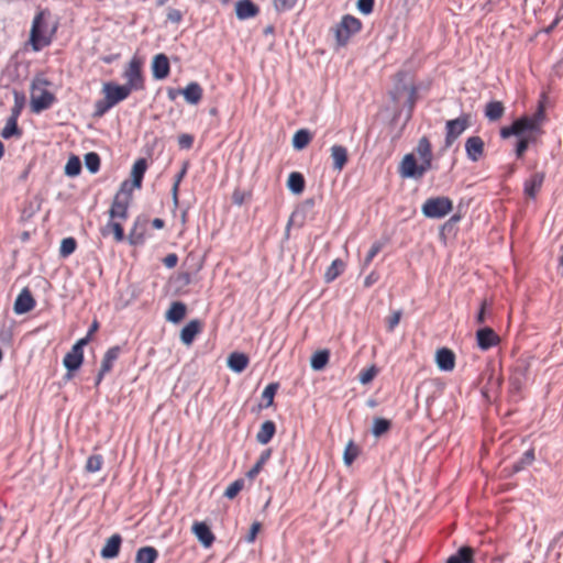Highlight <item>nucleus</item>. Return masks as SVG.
Wrapping results in <instances>:
<instances>
[{
    "label": "nucleus",
    "mask_w": 563,
    "mask_h": 563,
    "mask_svg": "<svg viewBox=\"0 0 563 563\" xmlns=\"http://www.w3.org/2000/svg\"><path fill=\"white\" fill-rule=\"evenodd\" d=\"M19 118L9 117L4 128L1 131V136L4 140H9L13 136L20 137L22 135V130L18 125Z\"/></svg>",
    "instance_id": "c9c22d12"
},
{
    "label": "nucleus",
    "mask_w": 563,
    "mask_h": 563,
    "mask_svg": "<svg viewBox=\"0 0 563 563\" xmlns=\"http://www.w3.org/2000/svg\"><path fill=\"white\" fill-rule=\"evenodd\" d=\"M203 323L199 319L190 320L180 331V341L189 346L195 341L196 336L202 331Z\"/></svg>",
    "instance_id": "2eb2a0df"
},
{
    "label": "nucleus",
    "mask_w": 563,
    "mask_h": 563,
    "mask_svg": "<svg viewBox=\"0 0 563 563\" xmlns=\"http://www.w3.org/2000/svg\"><path fill=\"white\" fill-rule=\"evenodd\" d=\"M330 353L328 350L314 352L310 358V366L313 371H322L329 363Z\"/></svg>",
    "instance_id": "e433bc0d"
},
{
    "label": "nucleus",
    "mask_w": 563,
    "mask_h": 563,
    "mask_svg": "<svg viewBox=\"0 0 563 563\" xmlns=\"http://www.w3.org/2000/svg\"><path fill=\"white\" fill-rule=\"evenodd\" d=\"M529 119L531 120L532 124L536 125L537 133L542 134V123L545 120V108L542 103H539L538 109L532 115H529Z\"/></svg>",
    "instance_id": "8fccbe9b"
},
{
    "label": "nucleus",
    "mask_w": 563,
    "mask_h": 563,
    "mask_svg": "<svg viewBox=\"0 0 563 563\" xmlns=\"http://www.w3.org/2000/svg\"><path fill=\"white\" fill-rule=\"evenodd\" d=\"M45 11H40L33 19L31 31H30V44L34 52H40L42 48L48 46L52 43L53 34L56 31V26L52 31L47 32V24L45 22Z\"/></svg>",
    "instance_id": "f03ea898"
},
{
    "label": "nucleus",
    "mask_w": 563,
    "mask_h": 563,
    "mask_svg": "<svg viewBox=\"0 0 563 563\" xmlns=\"http://www.w3.org/2000/svg\"><path fill=\"white\" fill-rule=\"evenodd\" d=\"M276 433V424L272 420H266L261 424L256 433V441L261 444H267Z\"/></svg>",
    "instance_id": "7c9ffc66"
},
{
    "label": "nucleus",
    "mask_w": 563,
    "mask_h": 563,
    "mask_svg": "<svg viewBox=\"0 0 563 563\" xmlns=\"http://www.w3.org/2000/svg\"><path fill=\"white\" fill-rule=\"evenodd\" d=\"M81 172V162L78 156H70L65 165L64 173L68 177H76Z\"/></svg>",
    "instance_id": "37998d69"
},
{
    "label": "nucleus",
    "mask_w": 563,
    "mask_h": 563,
    "mask_svg": "<svg viewBox=\"0 0 563 563\" xmlns=\"http://www.w3.org/2000/svg\"><path fill=\"white\" fill-rule=\"evenodd\" d=\"M416 152L420 156V158L433 157L431 143L427 136H422L419 140L416 147Z\"/></svg>",
    "instance_id": "3c124183"
},
{
    "label": "nucleus",
    "mask_w": 563,
    "mask_h": 563,
    "mask_svg": "<svg viewBox=\"0 0 563 563\" xmlns=\"http://www.w3.org/2000/svg\"><path fill=\"white\" fill-rule=\"evenodd\" d=\"M306 180L301 173L292 172L287 179V188L295 195H300L305 190Z\"/></svg>",
    "instance_id": "2f4dec72"
},
{
    "label": "nucleus",
    "mask_w": 563,
    "mask_h": 563,
    "mask_svg": "<svg viewBox=\"0 0 563 563\" xmlns=\"http://www.w3.org/2000/svg\"><path fill=\"white\" fill-rule=\"evenodd\" d=\"M31 90V108L34 113H41L49 109L56 101L54 93L46 89L41 90L40 95H35V82H32Z\"/></svg>",
    "instance_id": "0eeeda50"
},
{
    "label": "nucleus",
    "mask_w": 563,
    "mask_h": 563,
    "mask_svg": "<svg viewBox=\"0 0 563 563\" xmlns=\"http://www.w3.org/2000/svg\"><path fill=\"white\" fill-rule=\"evenodd\" d=\"M260 13V8L252 0H239L235 3V15L244 21L255 18Z\"/></svg>",
    "instance_id": "6ab92c4d"
},
{
    "label": "nucleus",
    "mask_w": 563,
    "mask_h": 563,
    "mask_svg": "<svg viewBox=\"0 0 563 563\" xmlns=\"http://www.w3.org/2000/svg\"><path fill=\"white\" fill-rule=\"evenodd\" d=\"M243 487H244V479L239 478V479L232 482L227 487L223 496L227 497L228 499H233L243 489Z\"/></svg>",
    "instance_id": "6e6d98bb"
},
{
    "label": "nucleus",
    "mask_w": 563,
    "mask_h": 563,
    "mask_svg": "<svg viewBox=\"0 0 563 563\" xmlns=\"http://www.w3.org/2000/svg\"><path fill=\"white\" fill-rule=\"evenodd\" d=\"M76 249H77V241L71 236L65 238L60 242L59 256L63 258H66L69 255H71L76 251Z\"/></svg>",
    "instance_id": "de8ad7c7"
},
{
    "label": "nucleus",
    "mask_w": 563,
    "mask_h": 563,
    "mask_svg": "<svg viewBox=\"0 0 563 563\" xmlns=\"http://www.w3.org/2000/svg\"><path fill=\"white\" fill-rule=\"evenodd\" d=\"M314 206V200L312 198L305 200L300 206H298L295 211L291 213L285 230L286 238L289 236V231L291 225H297L301 228L305 224L307 213L312 210Z\"/></svg>",
    "instance_id": "6e6552de"
},
{
    "label": "nucleus",
    "mask_w": 563,
    "mask_h": 563,
    "mask_svg": "<svg viewBox=\"0 0 563 563\" xmlns=\"http://www.w3.org/2000/svg\"><path fill=\"white\" fill-rule=\"evenodd\" d=\"M86 168L91 173L96 174L100 169V156L96 152H89L84 157Z\"/></svg>",
    "instance_id": "49530a36"
},
{
    "label": "nucleus",
    "mask_w": 563,
    "mask_h": 563,
    "mask_svg": "<svg viewBox=\"0 0 563 563\" xmlns=\"http://www.w3.org/2000/svg\"><path fill=\"white\" fill-rule=\"evenodd\" d=\"M123 78L126 80L124 86L131 91L144 89V76L142 73V62L133 57L123 71Z\"/></svg>",
    "instance_id": "39448f33"
},
{
    "label": "nucleus",
    "mask_w": 563,
    "mask_h": 563,
    "mask_svg": "<svg viewBox=\"0 0 563 563\" xmlns=\"http://www.w3.org/2000/svg\"><path fill=\"white\" fill-rule=\"evenodd\" d=\"M378 369L375 365H372L368 368L362 369L358 374V380L361 384L366 385L371 383L374 377L377 375Z\"/></svg>",
    "instance_id": "4d7b16f0"
},
{
    "label": "nucleus",
    "mask_w": 563,
    "mask_h": 563,
    "mask_svg": "<svg viewBox=\"0 0 563 563\" xmlns=\"http://www.w3.org/2000/svg\"><path fill=\"white\" fill-rule=\"evenodd\" d=\"M120 353L121 347L119 345L111 346L110 349L107 350L101 361L100 368L102 369V372L109 373L112 369L114 362L120 356Z\"/></svg>",
    "instance_id": "473e14b6"
},
{
    "label": "nucleus",
    "mask_w": 563,
    "mask_h": 563,
    "mask_svg": "<svg viewBox=\"0 0 563 563\" xmlns=\"http://www.w3.org/2000/svg\"><path fill=\"white\" fill-rule=\"evenodd\" d=\"M360 453L358 446L354 444L353 441H350L343 453V461L346 465H351Z\"/></svg>",
    "instance_id": "864d4df0"
},
{
    "label": "nucleus",
    "mask_w": 563,
    "mask_h": 563,
    "mask_svg": "<svg viewBox=\"0 0 563 563\" xmlns=\"http://www.w3.org/2000/svg\"><path fill=\"white\" fill-rule=\"evenodd\" d=\"M471 125V114L463 113L445 123V146L450 147L456 139Z\"/></svg>",
    "instance_id": "423d86ee"
},
{
    "label": "nucleus",
    "mask_w": 563,
    "mask_h": 563,
    "mask_svg": "<svg viewBox=\"0 0 563 563\" xmlns=\"http://www.w3.org/2000/svg\"><path fill=\"white\" fill-rule=\"evenodd\" d=\"M435 363L440 371L451 372L455 366V354L449 347H441L435 353Z\"/></svg>",
    "instance_id": "aec40b11"
},
{
    "label": "nucleus",
    "mask_w": 563,
    "mask_h": 563,
    "mask_svg": "<svg viewBox=\"0 0 563 563\" xmlns=\"http://www.w3.org/2000/svg\"><path fill=\"white\" fill-rule=\"evenodd\" d=\"M474 549L468 545L461 547L454 554L449 556L446 563H473Z\"/></svg>",
    "instance_id": "c756f323"
},
{
    "label": "nucleus",
    "mask_w": 563,
    "mask_h": 563,
    "mask_svg": "<svg viewBox=\"0 0 563 563\" xmlns=\"http://www.w3.org/2000/svg\"><path fill=\"white\" fill-rule=\"evenodd\" d=\"M361 29L362 22L357 18L350 14L343 15L334 29L338 45L345 46L351 36L358 33Z\"/></svg>",
    "instance_id": "20e7f679"
},
{
    "label": "nucleus",
    "mask_w": 563,
    "mask_h": 563,
    "mask_svg": "<svg viewBox=\"0 0 563 563\" xmlns=\"http://www.w3.org/2000/svg\"><path fill=\"white\" fill-rule=\"evenodd\" d=\"M419 164L413 154H406L399 166V174L402 178L419 179Z\"/></svg>",
    "instance_id": "f3484780"
},
{
    "label": "nucleus",
    "mask_w": 563,
    "mask_h": 563,
    "mask_svg": "<svg viewBox=\"0 0 563 563\" xmlns=\"http://www.w3.org/2000/svg\"><path fill=\"white\" fill-rule=\"evenodd\" d=\"M453 210V201L445 196H438L427 199L422 207L421 212L429 219H441Z\"/></svg>",
    "instance_id": "7ed1b4c3"
},
{
    "label": "nucleus",
    "mask_w": 563,
    "mask_h": 563,
    "mask_svg": "<svg viewBox=\"0 0 563 563\" xmlns=\"http://www.w3.org/2000/svg\"><path fill=\"white\" fill-rule=\"evenodd\" d=\"M298 0H274V8L277 12L291 10Z\"/></svg>",
    "instance_id": "680f3d73"
},
{
    "label": "nucleus",
    "mask_w": 563,
    "mask_h": 563,
    "mask_svg": "<svg viewBox=\"0 0 563 563\" xmlns=\"http://www.w3.org/2000/svg\"><path fill=\"white\" fill-rule=\"evenodd\" d=\"M384 246V243L380 242V241H376L372 244L369 251L367 252L365 258H364V263H363V266H368L372 261L374 260V257L380 252V250L383 249Z\"/></svg>",
    "instance_id": "bf43d9fd"
},
{
    "label": "nucleus",
    "mask_w": 563,
    "mask_h": 563,
    "mask_svg": "<svg viewBox=\"0 0 563 563\" xmlns=\"http://www.w3.org/2000/svg\"><path fill=\"white\" fill-rule=\"evenodd\" d=\"M375 0H357L356 8L357 10L365 15H368L374 10Z\"/></svg>",
    "instance_id": "e2e57ef3"
},
{
    "label": "nucleus",
    "mask_w": 563,
    "mask_h": 563,
    "mask_svg": "<svg viewBox=\"0 0 563 563\" xmlns=\"http://www.w3.org/2000/svg\"><path fill=\"white\" fill-rule=\"evenodd\" d=\"M401 318V311H394L393 314L387 319V331L393 332L394 329L398 325Z\"/></svg>",
    "instance_id": "338daca9"
},
{
    "label": "nucleus",
    "mask_w": 563,
    "mask_h": 563,
    "mask_svg": "<svg viewBox=\"0 0 563 563\" xmlns=\"http://www.w3.org/2000/svg\"><path fill=\"white\" fill-rule=\"evenodd\" d=\"M158 551L154 547H142L136 551L135 563H155Z\"/></svg>",
    "instance_id": "72a5a7b5"
},
{
    "label": "nucleus",
    "mask_w": 563,
    "mask_h": 563,
    "mask_svg": "<svg viewBox=\"0 0 563 563\" xmlns=\"http://www.w3.org/2000/svg\"><path fill=\"white\" fill-rule=\"evenodd\" d=\"M13 97L14 106L11 108L10 117L19 118L25 104V96L23 92L14 90Z\"/></svg>",
    "instance_id": "603ef678"
},
{
    "label": "nucleus",
    "mask_w": 563,
    "mask_h": 563,
    "mask_svg": "<svg viewBox=\"0 0 563 563\" xmlns=\"http://www.w3.org/2000/svg\"><path fill=\"white\" fill-rule=\"evenodd\" d=\"M135 186H132V181L124 180L121 183L119 190L117 191V196L126 198V200H132V192Z\"/></svg>",
    "instance_id": "052dcab7"
},
{
    "label": "nucleus",
    "mask_w": 563,
    "mask_h": 563,
    "mask_svg": "<svg viewBox=\"0 0 563 563\" xmlns=\"http://www.w3.org/2000/svg\"><path fill=\"white\" fill-rule=\"evenodd\" d=\"M466 156L471 162H478L484 155V141L482 137L474 135L465 141Z\"/></svg>",
    "instance_id": "a211bd4d"
},
{
    "label": "nucleus",
    "mask_w": 563,
    "mask_h": 563,
    "mask_svg": "<svg viewBox=\"0 0 563 563\" xmlns=\"http://www.w3.org/2000/svg\"><path fill=\"white\" fill-rule=\"evenodd\" d=\"M391 428V421L386 419V418H380V417H377V418H374L373 420V426H372V434L375 437V438H379L382 435H384L385 433H387Z\"/></svg>",
    "instance_id": "79ce46f5"
},
{
    "label": "nucleus",
    "mask_w": 563,
    "mask_h": 563,
    "mask_svg": "<svg viewBox=\"0 0 563 563\" xmlns=\"http://www.w3.org/2000/svg\"><path fill=\"white\" fill-rule=\"evenodd\" d=\"M528 369L527 365H517L515 367L514 375L510 379L511 386L514 389L519 390L522 387L523 378L526 376V372Z\"/></svg>",
    "instance_id": "09e8293b"
},
{
    "label": "nucleus",
    "mask_w": 563,
    "mask_h": 563,
    "mask_svg": "<svg viewBox=\"0 0 563 563\" xmlns=\"http://www.w3.org/2000/svg\"><path fill=\"white\" fill-rule=\"evenodd\" d=\"M35 300L29 290V288H23L21 292L15 298L13 305V311L16 314H24L30 312L35 307Z\"/></svg>",
    "instance_id": "ddd939ff"
},
{
    "label": "nucleus",
    "mask_w": 563,
    "mask_h": 563,
    "mask_svg": "<svg viewBox=\"0 0 563 563\" xmlns=\"http://www.w3.org/2000/svg\"><path fill=\"white\" fill-rule=\"evenodd\" d=\"M545 174L543 172H536L523 184V192L527 197L534 199L538 191L541 189L544 181Z\"/></svg>",
    "instance_id": "412c9836"
},
{
    "label": "nucleus",
    "mask_w": 563,
    "mask_h": 563,
    "mask_svg": "<svg viewBox=\"0 0 563 563\" xmlns=\"http://www.w3.org/2000/svg\"><path fill=\"white\" fill-rule=\"evenodd\" d=\"M110 228L115 242L124 241L125 234L121 222L110 219Z\"/></svg>",
    "instance_id": "13d9d810"
},
{
    "label": "nucleus",
    "mask_w": 563,
    "mask_h": 563,
    "mask_svg": "<svg viewBox=\"0 0 563 563\" xmlns=\"http://www.w3.org/2000/svg\"><path fill=\"white\" fill-rule=\"evenodd\" d=\"M146 169L147 162L145 158H139L135 161L131 170L132 186H135V188L137 189L142 187V181L146 173Z\"/></svg>",
    "instance_id": "cd10ccee"
},
{
    "label": "nucleus",
    "mask_w": 563,
    "mask_h": 563,
    "mask_svg": "<svg viewBox=\"0 0 563 563\" xmlns=\"http://www.w3.org/2000/svg\"><path fill=\"white\" fill-rule=\"evenodd\" d=\"M534 461V450L526 451L521 457L512 464V472L518 473Z\"/></svg>",
    "instance_id": "c03bdc74"
},
{
    "label": "nucleus",
    "mask_w": 563,
    "mask_h": 563,
    "mask_svg": "<svg viewBox=\"0 0 563 563\" xmlns=\"http://www.w3.org/2000/svg\"><path fill=\"white\" fill-rule=\"evenodd\" d=\"M311 137V133L308 130H298L292 136V147L297 151L303 150L310 143Z\"/></svg>",
    "instance_id": "a19ab883"
},
{
    "label": "nucleus",
    "mask_w": 563,
    "mask_h": 563,
    "mask_svg": "<svg viewBox=\"0 0 563 563\" xmlns=\"http://www.w3.org/2000/svg\"><path fill=\"white\" fill-rule=\"evenodd\" d=\"M131 201L126 198L114 195L111 207L109 209V217L112 220H126L129 217V207Z\"/></svg>",
    "instance_id": "4468645a"
},
{
    "label": "nucleus",
    "mask_w": 563,
    "mask_h": 563,
    "mask_svg": "<svg viewBox=\"0 0 563 563\" xmlns=\"http://www.w3.org/2000/svg\"><path fill=\"white\" fill-rule=\"evenodd\" d=\"M408 92V99L406 101V107H407V117L408 119L411 118L412 115V112H413V108L416 106V102H417V87L413 86V85H406V84H402L401 86H397L396 87V95H400L401 92Z\"/></svg>",
    "instance_id": "c85d7f7f"
},
{
    "label": "nucleus",
    "mask_w": 563,
    "mask_h": 563,
    "mask_svg": "<svg viewBox=\"0 0 563 563\" xmlns=\"http://www.w3.org/2000/svg\"><path fill=\"white\" fill-rule=\"evenodd\" d=\"M505 112V107L500 101H489L485 107V117L489 121L499 120Z\"/></svg>",
    "instance_id": "4c0bfd02"
},
{
    "label": "nucleus",
    "mask_w": 563,
    "mask_h": 563,
    "mask_svg": "<svg viewBox=\"0 0 563 563\" xmlns=\"http://www.w3.org/2000/svg\"><path fill=\"white\" fill-rule=\"evenodd\" d=\"M332 167L334 170L341 172L349 161V154L346 147L343 145L334 144L330 148Z\"/></svg>",
    "instance_id": "5701e85b"
},
{
    "label": "nucleus",
    "mask_w": 563,
    "mask_h": 563,
    "mask_svg": "<svg viewBox=\"0 0 563 563\" xmlns=\"http://www.w3.org/2000/svg\"><path fill=\"white\" fill-rule=\"evenodd\" d=\"M90 338L85 335L84 338L76 341V343L71 346L70 351L84 355V347L90 342Z\"/></svg>",
    "instance_id": "774afa93"
},
{
    "label": "nucleus",
    "mask_w": 563,
    "mask_h": 563,
    "mask_svg": "<svg viewBox=\"0 0 563 563\" xmlns=\"http://www.w3.org/2000/svg\"><path fill=\"white\" fill-rule=\"evenodd\" d=\"M121 545L122 537L119 533L112 534L106 540V543L100 551V556L104 560L115 559L120 554Z\"/></svg>",
    "instance_id": "dca6fc26"
},
{
    "label": "nucleus",
    "mask_w": 563,
    "mask_h": 563,
    "mask_svg": "<svg viewBox=\"0 0 563 563\" xmlns=\"http://www.w3.org/2000/svg\"><path fill=\"white\" fill-rule=\"evenodd\" d=\"M170 64L168 57L163 54H156L152 60V75L156 80H163L169 76Z\"/></svg>",
    "instance_id": "9d476101"
},
{
    "label": "nucleus",
    "mask_w": 563,
    "mask_h": 563,
    "mask_svg": "<svg viewBox=\"0 0 563 563\" xmlns=\"http://www.w3.org/2000/svg\"><path fill=\"white\" fill-rule=\"evenodd\" d=\"M476 341L482 351H487L499 343V336L492 328L484 327L476 331Z\"/></svg>",
    "instance_id": "9b49d317"
},
{
    "label": "nucleus",
    "mask_w": 563,
    "mask_h": 563,
    "mask_svg": "<svg viewBox=\"0 0 563 563\" xmlns=\"http://www.w3.org/2000/svg\"><path fill=\"white\" fill-rule=\"evenodd\" d=\"M187 313V306L183 301H173L165 313V319L174 324L179 323Z\"/></svg>",
    "instance_id": "393cba45"
},
{
    "label": "nucleus",
    "mask_w": 563,
    "mask_h": 563,
    "mask_svg": "<svg viewBox=\"0 0 563 563\" xmlns=\"http://www.w3.org/2000/svg\"><path fill=\"white\" fill-rule=\"evenodd\" d=\"M272 456V449H266L264 450L258 460L256 461V463L252 466V468L246 473V477L249 479H254L258 473L262 471L263 466L266 464V462L271 459Z\"/></svg>",
    "instance_id": "58836bf2"
},
{
    "label": "nucleus",
    "mask_w": 563,
    "mask_h": 563,
    "mask_svg": "<svg viewBox=\"0 0 563 563\" xmlns=\"http://www.w3.org/2000/svg\"><path fill=\"white\" fill-rule=\"evenodd\" d=\"M261 528H262L261 522H258V521L253 522L249 530V533L244 538L245 542L253 543L255 541L256 536L260 532Z\"/></svg>",
    "instance_id": "69168bd1"
},
{
    "label": "nucleus",
    "mask_w": 563,
    "mask_h": 563,
    "mask_svg": "<svg viewBox=\"0 0 563 563\" xmlns=\"http://www.w3.org/2000/svg\"><path fill=\"white\" fill-rule=\"evenodd\" d=\"M131 92L132 91L124 85H119L114 81L104 82L102 85V93L104 97L95 102L93 118L103 117L110 109L128 99Z\"/></svg>",
    "instance_id": "f257e3e1"
},
{
    "label": "nucleus",
    "mask_w": 563,
    "mask_h": 563,
    "mask_svg": "<svg viewBox=\"0 0 563 563\" xmlns=\"http://www.w3.org/2000/svg\"><path fill=\"white\" fill-rule=\"evenodd\" d=\"M192 533L203 548H210L214 542V534L210 527L203 521H196L191 527Z\"/></svg>",
    "instance_id": "f8f14e48"
},
{
    "label": "nucleus",
    "mask_w": 563,
    "mask_h": 563,
    "mask_svg": "<svg viewBox=\"0 0 563 563\" xmlns=\"http://www.w3.org/2000/svg\"><path fill=\"white\" fill-rule=\"evenodd\" d=\"M103 464V457L100 454L90 455L86 462V471L89 473H96L101 470Z\"/></svg>",
    "instance_id": "5fc2aeb1"
},
{
    "label": "nucleus",
    "mask_w": 563,
    "mask_h": 563,
    "mask_svg": "<svg viewBox=\"0 0 563 563\" xmlns=\"http://www.w3.org/2000/svg\"><path fill=\"white\" fill-rule=\"evenodd\" d=\"M512 122L515 124L518 136L540 135L537 133L536 125L532 124L529 115H521Z\"/></svg>",
    "instance_id": "bb28decb"
},
{
    "label": "nucleus",
    "mask_w": 563,
    "mask_h": 563,
    "mask_svg": "<svg viewBox=\"0 0 563 563\" xmlns=\"http://www.w3.org/2000/svg\"><path fill=\"white\" fill-rule=\"evenodd\" d=\"M203 90L197 81L189 82L184 89L181 95L189 104H197L202 99Z\"/></svg>",
    "instance_id": "a878e982"
},
{
    "label": "nucleus",
    "mask_w": 563,
    "mask_h": 563,
    "mask_svg": "<svg viewBox=\"0 0 563 563\" xmlns=\"http://www.w3.org/2000/svg\"><path fill=\"white\" fill-rule=\"evenodd\" d=\"M250 358L245 353L232 352L227 360L228 367L234 373H242L249 365Z\"/></svg>",
    "instance_id": "b1692460"
},
{
    "label": "nucleus",
    "mask_w": 563,
    "mask_h": 563,
    "mask_svg": "<svg viewBox=\"0 0 563 563\" xmlns=\"http://www.w3.org/2000/svg\"><path fill=\"white\" fill-rule=\"evenodd\" d=\"M194 141H195L194 136L188 133H184L178 136V145L183 150L191 148Z\"/></svg>",
    "instance_id": "0e129e2a"
},
{
    "label": "nucleus",
    "mask_w": 563,
    "mask_h": 563,
    "mask_svg": "<svg viewBox=\"0 0 563 563\" xmlns=\"http://www.w3.org/2000/svg\"><path fill=\"white\" fill-rule=\"evenodd\" d=\"M278 388H279L278 383H271L264 388V390L262 393V401L263 402L260 404L261 409L268 408V407L273 406L274 397H275Z\"/></svg>",
    "instance_id": "ea45409f"
},
{
    "label": "nucleus",
    "mask_w": 563,
    "mask_h": 563,
    "mask_svg": "<svg viewBox=\"0 0 563 563\" xmlns=\"http://www.w3.org/2000/svg\"><path fill=\"white\" fill-rule=\"evenodd\" d=\"M84 363V355L69 351L63 358V365L67 369L65 379H71L74 372L78 371Z\"/></svg>",
    "instance_id": "4be33fe9"
},
{
    "label": "nucleus",
    "mask_w": 563,
    "mask_h": 563,
    "mask_svg": "<svg viewBox=\"0 0 563 563\" xmlns=\"http://www.w3.org/2000/svg\"><path fill=\"white\" fill-rule=\"evenodd\" d=\"M345 268V263L341 258H335L324 273L325 283H332L335 280Z\"/></svg>",
    "instance_id": "f704fd0d"
},
{
    "label": "nucleus",
    "mask_w": 563,
    "mask_h": 563,
    "mask_svg": "<svg viewBox=\"0 0 563 563\" xmlns=\"http://www.w3.org/2000/svg\"><path fill=\"white\" fill-rule=\"evenodd\" d=\"M537 141L536 135H527V136H518V141L516 143L515 153L518 158H521L526 151L529 147L530 143H534Z\"/></svg>",
    "instance_id": "a18cd8bd"
},
{
    "label": "nucleus",
    "mask_w": 563,
    "mask_h": 563,
    "mask_svg": "<svg viewBox=\"0 0 563 563\" xmlns=\"http://www.w3.org/2000/svg\"><path fill=\"white\" fill-rule=\"evenodd\" d=\"M147 227V220L137 217L130 230L128 235V242L132 246H140L145 243V232Z\"/></svg>",
    "instance_id": "1a4fd4ad"
}]
</instances>
